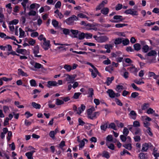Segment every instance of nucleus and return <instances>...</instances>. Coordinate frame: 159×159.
Wrapping results in <instances>:
<instances>
[{
    "instance_id": "obj_1",
    "label": "nucleus",
    "mask_w": 159,
    "mask_h": 159,
    "mask_svg": "<svg viewBox=\"0 0 159 159\" xmlns=\"http://www.w3.org/2000/svg\"><path fill=\"white\" fill-rule=\"evenodd\" d=\"M78 20V18L75 15H73L71 17L67 19L65 21L66 23L69 25H73L74 21Z\"/></svg>"
},
{
    "instance_id": "obj_2",
    "label": "nucleus",
    "mask_w": 159,
    "mask_h": 159,
    "mask_svg": "<svg viewBox=\"0 0 159 159\" xmlns=\"http://www.w3.org/2000/svg\"><path fill=\"white\" fill-rule=\"evenodd\" d=\"M40 44L43 48L47 51L50 47V40H47L46 39H44L43 42L41 43Z\"/></svg>"
},
{
    "instance_id": "obj_3",
    "label": "nucleus",
    "mask_w": 159,
    "mask_h": 159,
    "mask_svg": "<svg viewBox=\"0 0 159 159\" xmlns=\"http://www.w3.org/2000/svg\"><path fill=\"white\" fill-rule=\"evenodd\" d=\"M123 17L121 16L115 15L113 17V19L114 20L111 19L110 21L114 23H119L122 22L125 20L124 18H122Z\"/></svg>"
},
{
    "instance_id": "obj_4",
    "label": "nucleus",
    "mask_w": 159,
    "mask_h": 159,
    "mask_svg": "<svg viewBox=\"0 0 159 159\" xmlns=\"http://www.w3.org/2000/svg\"><path fill=\"white\" fill-rule=\"evenodd\" d=\"M124 13L127 15L130 14L132 16H138V12L137 11L134 10L133 9H129L125 10Z\"/></svg>"
},
{
    "instance_id": "obj_5",
    "label": "nucleus",
    "mask_w": 159,
    "mask_h": 159,
    "mask_svg": "<svg viewBox=\"0 0 159 159\" xmlns=\"http://www.w3.org/2000/svg\"><path fill=\"white\" fill-rule=\"evenodd\" d=\"M109 39L108 37L106 36H99L98 42L99 43H105L108 41Z\"/></svg>"
},
{
    "instance_id": "obj_6",
    "label": "nucleus",
    "mask_w": 159,
    "mask_h": 159,
    "mask_svg": "<svg viewBox=\"0 0 159 159\" xmlns=\"http://www.w3.org/2000/svg\"><path fill=\"white\" fill-rule=\"evenodd\" d=\"M100 114L99 112H95L88 116V119L93 120L97 118Z\"/></svg>"
},
{
    "instance_id": "obj_7",
    "label": "nucleus",
    "mask_w": 159,
    "mask_h": 159,
    "mask_svg": "<svg viewBox=\"0 0 159 159\" xmlns=\"http://www.w3.org/2000/svg\"><path fill=\"white\" fill-rule=\"evenodd\" d=\"M58 83L54 81H49L47 82V86L49 88H51V86H58Z\"/></svg>"
},
{
    "instance_id": "obj_8",
    "label": "nucleus",
    "mask_w": 159,
    "mask_h": 159,
    "mask_svg": "<svg viewBox=\"0 0 159 159\" xmlns=\"http://www.w3.org/2000/svg\"><path fill=\"white\" fill-rule=\"evenodd\" d=\"M108 122H105L102 123L100 129L102 130L105 131L107 128H108Z\"/></svg>"
},
{
    "instance_id": "obj_9",
    "label": "nucleus",
    "mask_w": 159,
    "mask_h": 159,
    "mask_svg": "<svg viewBox=\"0 0 159 159\" xmlns=\"http://www.w3.org/2000/svg\"><path fill=\"white\" fill-rule=\"evenodd\" d=\"M70 31L73 35V36H70L72 37L78 38V35L79 32L78 30L71 29L70 30Z\"/></svg>"
},
{
    "instance_id": "obj_10",
    "label": "nucleus",
    "mask_w": 159,
    "mask_h": 159,
    "mask_svg": "<svg viewBox=\"0 0 159 159\" xmlns=\"http://www.w3.org/2000/svg\"><path fill=\"white\" fill-rule=\"evenodd\" d=\"M113 47V45L111 44H106L104 45L105 48L107 49L106 52L108 53H110L111 52V49H112Z\"/></svg>"
},
{
    "instance_id": "obj_11",
    "label": "nucleus",
    "mask_w": 159,
    "mask_h": 159,
    "mask_svg": "<svg viewBox=\"0 0 159 159\" xmlns=\"http://www.w3.org/2000/svg\"><path fill=\"white\" fill-rule=\"evenodd\" d=\"M129 115L131 119L135 120L136 119L137 114L135 111L132 110L130 112Z\"/></svg>"
},
{
    "instance_id": "obj_12",
    "label": "nucleus",
    "mask_w": 159,
    "mask_h": 159,
    "mask_svg": "<svg viewBox=\"0 0 159 159\" xmlns=\"http://www.w3.org/2000/svg\"><path fill=\"white\" fill-rule=\"evenodd\" d=\"M107 93H108L109 97L111 98H115V93L111 89H109L107 91Z\"/></svg>"
},
{
    "instance_id": "obj_13",
    "label": "nucleus",
    "mask_w": 159,
    "mask_h": 159,
    "mask_svg": "<svg viewBox=\"0 0 159 159\" xmlns=\"http://www.w3.org/2000/svg\"><path fill=\"white\" fill-rule=\"evenodd\" d=\"M127 69L130 72L134 74L136 73L138 71L137 68L134 66L128 67Z\"/></svg>"
},
{
    "instance_id": "obj_14",
    "label": "nucleus",
    "mask_w": 159,
    "mask_h": 159,
    "mask_svg": "<svg viewBox=\"0 0 159 159\" xmlns=\"http://www.w3.org/2000/svg\"><path fill=\"white\" fill-rule=\"evenodd\" d=\"M31 64L32 65H34V67L35 68L40 69L43 66L40 64L36 62H31Z\"/></svg>"
},
{
    "instance_id": "obj_15",
    "label": "nucleus",
    "mask_w": 159,
    "mask_h": 159,
    "mask_svg": "<svg viewBox=\"0 0 159 159\" xmlns=\"http://www.w3.org/2000/svg\"><path fill=\"white\" fill-rule=\"evenodd\" d=\"M18 74L19 75H21L22 76H25L27 77L28 76V75L25 72L23 71L21 69L19 68L18 70Z\"/></svg>"
},
{
    "instance_id": "obj_16",
    "label": "nucleus",
    "mask_w": 159,
    "mask_h": 159,
    "mask_svg": "<svg viewBox=\"0 0 159 159\" xmlns=\"http://www.w3.org/2000/svg\"><path fill=\"white\" fill-rule=\"evenodd\" d=\"M159 76V75H156L155 73L149 71L148 72V77H153L155 79H157Z\"/></svg>"
},
{
    "instance_id": "obj_17",
    "label": "nucleus",
    "mask_w": 159,
    "mask_h": 159,
    "mask_svg": "<svg viewBox=\"0 0 159 159\" xmlns=\"http://www.w3.org/2000/svg\"><path fill=\"white\" fill-rule=\"evenodd\" d=\"M94 90L92 88H89L88 89V98H93V96L94 95Z\"/></svg>"
},
{
    "instance_id": "obj_18",
    "label": "nucleus",
    "mask_w": 159,
    "mask_h": 159,
    "mask_svg": "<svg viewBox=\"0 0 159 159\" xmlns=\"http://www.w3.org/2000/svg\"><path fill=\"white\" fill-rule=\"evenodd\" d=\"M149 147V144L148 143H145L143 144L142 146L141 151L142 152H146Z\"/></svg>"
},
{
    "instance_id": "obj_19",
    "label": "nucleus",
    "mask_w": 159,
    "mask_h": 159,
    "mask_svg": "<svg viewBox=\"0 0 159 159\" xmlns=\"http://www.w3.org/2000/svg\"><path fill=\"white\" fill-rule=\"evenodd\" d=\"M109 9L108 7H104L101 9V12L104 15H107L109 12Z\"/></svg>"
},
{
    "instance_id": "obj_20",
    "label": "nucleus",
    "mask_w": 159,
    "mask_h": 159,
    "mask_svg": "<svg viewBox=\"0 0 159 159\" xmlns=\"http://www.w3.org/2000/svg\"><path fill=\"white\" fill-rule=\"evenodd\" d=\"M87 64L90 66L93 69L94 71L98 75H99V74H100L99 72L98 71L97 68L96 67H95V66L93 64H92L91 63L89 62H88L87 63Z\"/></svg>"
},
{
    "instance_id": "obj_21",
    "label": "nucleus",
    "mask_w": 159,
    "mask_h": 159,
    "mask_svg": "<svg viewBox=\"0 0 159 159\" xmlns=\"http://www.w3.org/2000/svg\"><path fill=\"white\" fill-rule=\"evenodd\" d=\"M80 32V33L78 34V38L79 40H81L84 39L85 38V34L84 32Z\"/></svg>"
},
{
    "instance_id": "obj_22",
    "label": "nucleus",
    "mask_w": 159,
    "mask_h": 159,
    "mask_svg": "<svg viewBox=\"0 0 159 159\" xmlns=\"http://www.w3.org/2000/svg\"><path fill=\"white\" fill-rule=\"evenodd\" d=\"M123 39V38H116L115 39V40L114 43L116 45H118L120 44L122 42V39Z\"/></svg>"
},
{
    "instance_id": "obj_23",
    "label": "nucleus",
    "mask_w": 159,
    "mask_h": 159,
    "mask_svg": "<svg viewBox=\"0 0 159 159\" xmlns=\"http://www.w3.org/2000/svg\"><path fill=\"white\" fill-rule=\"evenodd\" d=\"M140 159H145L148 158L147 153L143 152L140 153L139 154Z\"/></svg>"
},
{
    "instance_id": "obj_24",
    "label": "nucleus",
    "mask_w": 159,
    "mask_h": 159,
    "mask_svg": "<svg viewBox=\"0 0 159 159\" xmlns=\"http://www.w3.org/2000/svg\"><path fill=\"white\" fill-rule=\"evenodd\" d=\"M32 106L34 108L36 109H39L40 108L41 105L38 103H37L35 102H33L32 103Z\"/></svg>"
},
{
    "instance_id": "obj_25",
    "label": "nucleus",
    "mask_w": 159,
    "mask_h": 159,
    "mask_svg": "<svg viewBox=\"0 0 159 159\" xmlns=\"http://www.w3.org/2000/svg\"><path fill=\"white\" fill-rule=\"evenodd\" d=\"M63 34L65 35H69L71 36L70 34V30L66 28H63Z\"/></svg>"
},
{
    "instance_id": "obj_26",
    "label": "nucleus",
    "mask_w": 159,
    "mask_h": 159,
    "mask_svg": "<svg viewBox=\"0 0 159 159\" xmlns=\"http://www.w3.org/2000/svg\"><path fill=\"white\" fill-rule=\"evenodd\" d=\"M16 52L18 53L25 55L24 52L26 53V50L25 49L17 48L16 50Z\"/></svg>"
},
{
    "instance_id": "obj_27",
    "label": "nucleus",
    "mask_w": 159,
    "mask_h": 159,
    "mask_svg": "<svg viewBox=\"0 0 159 159\" xmlns=\"http://www.w3.org/2000/svg\"><path fill=\"white\" fill-rule=\"evenodd\" d=\"M114 79V77L113 76H112L111 77H107L106 82V83L107 85L108 86L112 82V80H113Z\"/></svg>"
},
{
    "instance_id": "obj_28",
    "label": "nucleus",
    "mask_w": 159,
    "mask_h": 159,
    "mask_svg": "<svg viewBox=\"0 0 159 159\" xmlns=\"http://www.w3.org/2000/svg\"><path fill=\"white\" fill-rule=\"evenodd\" d=\"M123 146L125 148L129 150H130L132 148V145L130 143L124 144L123 145Z\"/></svg>"
},
{
    "instance_id": "obj_29",
    "label": "nucleus",
    "mask_w": 159,
    "mask_h": 159,
    "mask_svg": "<svg viewBox=\"0 0 159 159\" xmlns=\"http://www.w3.org/2000/svg\"><path fill=\"white\" fill-rule=\"evenodd\" d=\"M65 146H66L65 142L64 141H62L58 145V147L64 151L65 149L63 148Z\"/></svg>"
},
{
    "instance_id": "obj_30",
    "label": "nucleus",
    "mask_w": 159,
    "mask_h": 159,
    "mask_svg": "<svg viewBox=\"0 0 159 159\" xmlns=\"http://www.w3.org/2000/svg\"><path fill=\"white\" fill-rule=\"evenodd\" d=\"M108 126V128L112 129L115 130H117L115 124L113 122L111 123Z\"/></svg>"
},
{
    "instance_id": "obj_31",
    "label": "nucleus",
    "mask_w": 159,
    "mask_h": 159,
    "mask_svg": "<svg viewBox=\"0 0 159 159\" xmlns=\"http://www.w3.org/2000/svg\"><path fill=\"white\" fill-rule=\"evenodd\" d=\"M75 78L74 77L68 75V77L67 78V80L68 81H70V83H73L74 81Z\"/></svg>"
},
{
    "instance_id": "obj_32",
    "label": "nucleus",
    "mask_w": 159,
    "mask_h": 159,
    "mask_svg": "<svg viewBox=\"0 0 159 159\" xmlns=\"http://www.w3.org/2000/svg\"><path fill=\"white\" fill-rule=\"evenodd\" d=\"M33 50V54L34 55L35 54H37L39 52V48L38 45H36L34 47V48Z\"/></svg>"
},
{
    "instance_id": "obj_33",
    "label": "nucleus",
    "mask_w": 159,
    "mask_h": 159,
    "mask_svg": "<svg viewBox=\"0 0 159 159\" xmlns=\"http://www.w3.org/2000/svg\"><path fill=\"white\" fill-rule=\"evenodd\" d=\"M52 24L54 27H57L58 26V22L55 19L52 20Z\"/></svg>"
},
{
    "instance_id": "obj_34",
    "label": "nucleus",
    "mask_w": 159,
    "mask_h": 159,
    "mask_svg": "<svg viewBox=\"0 0 159 159\" xmlns=\"http://www.w3.org/2000/svg\"><path fill=\"white\" fill-rule=\"evenodd\" d=\"M102 157H104L107 159H109L110 158V156L109 153L107 151L103 152L102 155Z\"/></svg>"
},
{
    "instance_id": "obj_35",
    "label": "nucleus",
    "mask_w": 159,
    "mask_h": 159,
    "mask_svg": "<svg viewBox=\"0 0 159 159\" xmlns=\"http://www.w3.org/2000/svg\"><path fill=\"white\" fill-rule=\"evenodd\" d=\"M134 47L135 50L138 51L140 50V45L139 43H136L134 45Z\"/></svg>"
},
{
    "instance_id": "obj_36",
    "label": "nucleus",
    "mask_w": 159,
    "mask_h": 159,
    "mask_svg": "<svg viewBox=\"0 0 159 159\" xmlns=\"http://www.w3.org/2000/svg\"><path fill=\"white\" fill-rule=\"evenodd\" d=\"M134 130H135V131L133 134H134L137 135L141 134V130L139 128H135L134 129Z\"/></svg>"
},
{
    "instance_id": "obj_37",
    "label": "nucleus",
    "mask_w": 159,
    "mask_h": 159,
    "mask_svg": "<svg viewBox=\"0 0 159 159\" xmlns=\"http://www.w3.org/2000/svg\"><path fill=\"white\" fill-rule=\"evenodd\" d=\"M30 83L31 86L32 87H36L37 86L35 80L34 79L30 80Z\"/></svg>"
},
{
    "instance_id": "obj_38",
    "label": "nucleus",
    "mask_w": 159,
    "mask_h": 159,
    "mask_svg": "<svg viewBox=\"0 0 159 159\" xmlns=\"http://www.w3.org/2000/svg\"><path fill=\"white\" fill-rule=\"evenodd\" d=\"M64 103V102L62 100H60L59 99L56 100V104L57 106L61 105Z\"/></svg>"
},
{
    "instance_id": "obj_39",
    "label": "nucleus",
    "mask_w": 159,
    "mask_h": 159,
    "mask_svg": "<svg viewBox=\"0 0 159 159\" xmlns=\"http://www.w3.org/2000/svg\"><path fill=\"white\" fill-rule=\"evenodd\" d=\"M128 25L127 24H125L124 23L123 24H121V23H119V24H117L115 25V26L116 28H121L123 27L127 26Z\"/></svg>"
},
{
    "instance_id": "obj_40",
    "label": "nucleus",
    "mask_w": 159,
    "mask_h": 159,
    "mask_svg": "<svg viewBox=\"0 0 159 159\" xmlns=\"http://www.w3.org/2000/svg\"><path fill=\"white\" fill-rule=\"evenodd\" d=\"M129 133V131L128 129L125 127L124 128L123 133L124 135L125 136H127Z\"/></svg>"
},
{
    "instance_id": "obj_41",
    "label": "nucleus",
    "mask_w": 159,
    "mask_h": 159,
    "mask_svg": "<svg viewBox=\"0 0 159 159\" xmlns=\"http://www.w3.org/2000/svg\"><path fill=\"white\" fill-rule=\"evenodd\" d=\"M64 68L67 71L69 72L72 70L71 66L70 65H65L64 66Z\"/></svg>"
},
{
    "instance_id": "obj_42",
    "label": "nucleus",
    "mask_w": 159,
    "mask_h": 159,
    "mask_svg": "<svg viewBox=\"0 0 159 159\" xmlns=\"http://www.w3.org/2000/svg\"><path fill=\"white\" fill-rule=\"evenodd\" d=\"M19 22V20L17 19H14L9 22V25H16Z\"/></svg>"
},
{
    "instance_id": "obj_43",
    "label": "nucleus",
    "mask_w": 159,
    "mask_h": 159,
    "mask_svg": "<svg viewBox=\"0 0 159 159\" xmlns=\"http://www.w3.org/2000/svg\"><path fill=\"white\" fill-rule=\"evenodd\" d=\"M156 54V52L155 51L151 50L148 53L147 55L148 56H154Z\"/></svg>"
},
{
    "instance_id": "obj_44",
    "label": "nucleus",
    "mask_w": 159,
    "mask_h": 159,
    "mask_svg": "<svg viewBox=\"0 0 159 159\" xmlns=\"http://www.w3.org/2000/svg\"><path fill=\"white\" fill-rule=\"evenodd\" d=\"M131 132H132L133 134L134 131V129L135 128L132 125H128L127 126Z\"/></svg>"
},
{
    "instance_id": "obj_45",
    "label": "nucleus",
    "mask_w": 159,
    "mask_h": 159,
    "mask_svg": "<svg viewBox=\"0 0 159 159\" xmlns=\"http://www.w3.org/2000/svg\"><path fill=\"white\" fill-rule=\"evenodd\" d=\"M80 143L79 144V150H80L84 146L85 143L84 141L82 140Z\"/></svg>"
},
{
    "instance_id": "obj_46",
    "label": "nucleus",
    "mask_w": 159,
    "mask_h": 159,
    "mask_svg": "<svg viewBox=\"0 0 159 159\" xmlns=\"http://www.w3.org/2000/svg\"><path fill=\"white\" fill-rule=\"evenodd\" d=\"M115 102L117 105L120 106H123V103L119 99L115 98Z\"/></svg>"
},
{
    "instance_id": "obj_47",
    "label": "nucleus",
    "mask_w": 159,
    "mask_h": 159,
    "mask_svg": "<svg viewBox=\"0 0 159 159\" xmlns=\"http://www.w3.org/2000/svg\"><path fill=\"white\" fill-rule=\"evenodd\" d=\"M25 156L27 157L28 159H34L32 157V154L29 152L25 153Z\"/></svg>"
},
{
    "instance_id": "obj_48",
    "label": "nucleus",
    "mask_w": 159,
    "mask_h": 159,
    "mask_svg": "<svg viewBox=\"0 0 159 159\" xmlns=\"http://www.w3.org/2000/svg\"><path fill=\"white\" fill-rule=\"evenodd\" d=\"M122 43L124 46H126L129 43V41L128 39H126L122 40Z\"/></svg>"
},
{
    "instance_id": "obj_49",
    "label": "nucleus",
    "mask_w": 159,
    "mask_h": 159,
    "mask_svg": "<svg viewBox=\"0 0 159 159\" xmlns=\"http://www.w3.org/2000/svg\"><path fill=\"white\" fill-rule=\"evenodd\" d=\"M142 49L143 52L146 53L148 52L149 50V47L147 45H145L143 46Z\"/></svg>"
},
{
    "instance_id": "obj_50",
    "label": "nucleus",
    "mask_w": 159,
    "mask_h": 159,
    "mask_svg": "<svg viewBox=\"0 0 159 159\" xmlns=\"http://www.w3.org/2000/svg\"><path fill=\"white\" fill-rule=\"evenodd\" d=\"M132 125L134 127H138L140 126V124L139 121H135L133 122Z\"/></svg>"
},
{
    "instance_id": "obj_51",
    "label": "nucleus",
    "mask_w": 159,
    "mask_h": 159,
    "mask_svg": "<svg viewBox=\"0 0 159 159\" xmlns=\"http://www.w3.org/2000/svg\"><path fill=\"white\" fill-rule=\"evenodd\" d=\"M20 32V35L19 36V38H21L23 37L25 34V32L23 31L21 28L19 29Z\"/></svg>"
},
{
    "instance_id": "obj_52",
    "label": "nucleus",
    "mask_w": 159,
    "mask_h": 159,
    "mask_svg": "<svg viewBox=\"0 0 159 159\" xmlns=\"http://www.w3.org/2000/svg\"><path fill=\"white\" fill-rule=\"evenodd\" d=\"M81 94V93L79 92L75 93L73 97V98L75 99H77Z\"/></svg>"
},
{
    "instance_id": "obj_53",
    "label": "nucleus",
    "mask_w": 159,
    "mask_h": 159,
    "mask_svg": "<svg viewBox=\"0 0 159 159\" xmlns=\"http://www.w3.org/2000/svg\"><path fill=\"white\" fill-rule=\"evenodd\" d=\"M116 91L117 92H120V91H119L120 90H123L124 89V88L123 86L122 85H117L116 86Z\"/></svg>"
},
{
    "instance_id": "obj_54",
    "label": "nucleus",
    "mask_w": 159,
    "mask_h": 159,
    "mask_svg": "<svg viewBox=\"0 0 159 159\" xmlns=\"http://www.w3.org/2000/svg\"><path fill=\"white\" fill-rule=\"evenodd\" d=\"M61 5V2L60 1H58L55 5V8L57 9L60 8Z\"/></svg>"
},
{
    "instance_id": "obj_55",
    "label": "nucleus",
    "mask_w": 159,
    "mask_h": 159,
    "mask_svg": "<svg viewBox=\"0 0 159 159\" xmlns=\"http://www.w3.org/2000/svg\"><path fill=\"white\" fill-rule=\"evenodd\" d=\"M55 135H56V134L55 133V131L53 130L50 131L49 133V136L52 139L55 138Z\"/></svg>"
},
{
    "instance_id": "obj_56",
    "label": "nucleus",
    "mask_w": 159,
    "mask_h": 159,
    "mask_svg": "<svg viewBox=\"0 0 159 159\" xmlns=\"http://www.w3.org/2000/svg\"><path fill=\"white\" fill-rule=\"evenodd\" d=\"M134 139L135 142H138L140 141L141 138L140 136L136 135L134 137Z\"/></svg>"
},
{
    "instance_id": "obj_57",
    "label": "nucleus",
    "mask_w": 159,
    "mask_h": 159,
    "mask_svg": "<svg viewBox=\"0 0 159 159\" xmlns=\"http://www.w3.org/2000/svg\"><path fill=\"white\" fill-rule=\"evenodd\" d=\"M149 106V104L148 103H144L142 106V109L143 110H145L147 109Z\"/></svg>"
},
{
    "instance_id": "obj_58",
    "label": "nucleus",
    "mask_w": 159,
    "mask_h": 159,
    "mask_svg": "<svg viewBox=\"0 0 159 159\" xmlns=\"http://www.w3.org/2000/svg\"><path fill=\"white\" fill-rule=\"evenodd\" d=\"M154 112V110L152 108H150L147 110V113L148 114H152Z\"/></svg>"
},
{
    "instance_id": "obj_59",
    "label": "nucleus",
    "mask_w": 159,
    "mask_h": 159,
    "mask_svg": "<svg viewBox=\"0 0 159 159\" xmlns=\"http://www.w3.org/2000/svg\"><path fill=\"white\" fill-rule=\"evenodd\" d=\"M129 75V73L127 71H125L124 73L122 75L123 77L125 79H127L128 78Z\"/></svg>"
},
{
    "instance_id": "obj_60",
    "label": "nucleus",
    "mask_w": 159,
    "mask_h": 159,
    "mask_svg": "<svg viewBox=\"0 0 159 159\" xmlns=\"http://www.w3.org/2000/svg\"><path fill=\"white\" fill-rule=\"evenodd\" d=\"M85 37L86 39H91L93 35L91 33H85Z\"/></svg>"
},
{
    "instance_id": "obj_61",
    "label": "nucleus",
    "mask_w": 159,
    "mask_h": 159,
    "mask_svg": "<svg viewBox=\"0 0 159 159\" xmlns=\"http://www.w3.org/2000/svg\"><path fill=\"white\" fill-rule=\"evenodd\" d=\"M61 98L63 100V101L65 102H67L70 100V98L69 97H61Z\"/></svg>"
},
{
    "instance_id": "obj_62",
    "label": "nucleus",
    "mask_w": 159,
    "mask_h": 159,
    "mask_svg": "<svg viewBox=\"0 0 159 159\" xmlns=\"http://www.w3.org/2000/svg\"><path fill=\"white\" fill-rule=\"evenodd\" d=\"M30 40L28 42V43L30 45L33 46L36 43V41L32 38H30Z\"/></svg>"
},
{
    "instance_id": "obj_63",
    "label": "nucleus",
    "mask_w": 159,
    "mask_h": 159,
    "mask_svg": "<svg viewBox=\"0 0 159 159\" xmlns=\"http://www.w3.org/2000/svg\"><path fill=\"white\" fill-rule=\"evenodd\" d=\"M139 95V93L136 92H133L132 93L131 95V97L133 98H135L137 97Z\"/></svg>"
},
{
    "instance_id": "obj_64",
    "label": "nucleus",
    "mask_w": 159,
    "mask_h": 159,
    "mask_svg": "<svg viewBox=\"0 0 159 159\" xmlns=\"http://www.w3.org/2000/svg\"><path fill=\"white\" fill-rule=\"evenodd\" d=\"M39 33L37 32H32L31 34V36L32 37L34 38L37 37L39 36Z\"/></svg>"
}]
</instances>
